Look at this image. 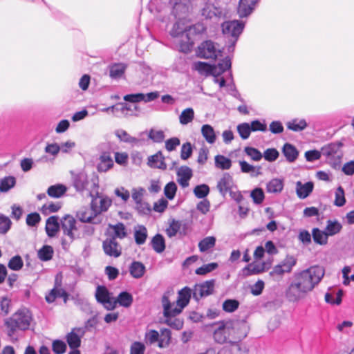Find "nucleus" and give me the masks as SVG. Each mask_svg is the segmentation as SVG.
<instances>
[{
    "label": "nucleus",
    "mask_w": 354,
    "mask_h": 354,
    "mask_svg": "<svg viewBox=\"0 0 354 354\" xmlns=\"http://www.w3.org/2000/svg\"><path fill=\"white\" fill-rule=\"evenodd\" d=\"M259 0H240L237 12L241 18L247 17L254 10Z\"/></svg>",
    "instance_id": "4468645a"
},
{
    "label": "nucleus",
    "mask_w": 354,
    "mask_h": 354,
    "mask_svg": "<svg viewBox=\"0 0 354 354\" xmlns=\"http://www.w3.org/2000/svg\"><path fill=\"white\" fill-rule=\"evenodd\" d=\"M314 185L312 182H307L303 184L298 181L296 183V193L297 196L301 199L307 198L313 192Z\"/></svg>",
    "instance_id": "412c9836"
},
{
    "label": "nucleus",
    "mask_w": 354,
    "mask_h": 354,
    "mask_svg": "<svg viewBox=\"0 0 354 354\" xmlns=\"http://www.w3.org/2000/svg\"><path fill=\"white\" fill-rule=\"evenodd\" d=\"M250 196L252 197L255 204H261L264 200L265 196L262 189L255 188L251 192Z\"/></svg>",
    "instance_id": "338daca9"
},
{
    "label": "nucleus",
    "mask_w": 354,
    "mask_h": 354,
    "mask_svg": "<svg viewBox=\"0 0 354 354\" xmlns=\"http://www.w3.org/2000/svg\"><path fill=\"white\" fill-rule=\"evenodd\" d=\"M201 16L207 19H218L224 15L223 9L209 2H206L201 10Z\"/></svg>",
    "instance_id": "f8f14e48"
},
{
    "label": "nucleus",
    "mask_w": 354,
    "mask_h": 354,
    "mask_svg": "<svg viewBox=\"0 0 354 354\" xmlns=\"http://www.w3.org/2000/svg\"><path fill=\"white\" fill-rule=\"evenodd\" d=\"M264 270L263 264H249L243 269V275L248 277L252 274H259Z\"/></svg>",
    "instance_id": "de8ad7c7"
},
{
    "label": "nucleus",
    "mask_w": 354,
    "mask_h": 354,
    "mask_svg": "<svg viewBox=\"0 0 354 354\" xmlns=\"http://www.w3.org/2000/svg\"><path fill=\"white\" fill-rule=\"evenodd\" d=\"M115 135L118 139L124 142L131 144L133 145H139L141 140L130 136L126 131L123 129H118L115 131Z\"/></svg>",
    "instance_id": "c85d7f7f"
},
{
    "label": "nucleus",
    "mask_w": 354,
    "mask_h": 354,
    "mask_svg": "<svg viewBox=\"0 0 354 354\" xmlns=\"http://www.w3.org/2000/svg\"><path fill=\"white\" fill-rule=\"evenodd\" d=\"M147 237V230L144 225H137L134 228L135 241L138 245H142L145 243Z\"/></svg>",
    "instance_id": "72a5a7b5"
},
{
    "label": "nucleus",
    "mask_w": 354,
    "mask_h": 354,
    "mask_svg": "<svg viewBox=\"0 0 354 354\" xmlns=\"http://www.w3.org/2000/svg\"><path fill=\"white\" fill-rule=\"evenodd\" d=\"M312 236L315 243L320 245H325L328 243V236L326 231L320 230L319 228H313L312 230Z\"/></svg>",
    "instance_id": "473e14b6"
},
{
    "label": "nucleus",
    "mask_w": 354,
    "mask_h": 354,
    "mask_svg": "<svg viewBox=\"0 0 354 354\" xmlns=\"http://www.w3.org/2000/svg\"><path fill=\"white\" fill-rule=\"evenodd\" d=\"M324 275V268L318 266L295 273L293 280L286 292L287 299L295 302L304 298L321 281Z\"/></svg>",
    "instance_id": "f257e3e1"
},
{
    "label": "nucleus",
    "mask_w": 354,
    "mask_h": 354,
    "mask_svg": "<svg viewBox=\"0 0 354 354\" xmlns=\"http://www.w3.org/2000/svg\"><path fill=\"white\" fill-rule=\"evenodd\" d=\"M66 348V344L62 340L55 339L52 343V350L55 354H64Z\"/></svg>",
    "instance_id": "e2e57ef3"
},
{
    "label": "nucleus",
    "mask_w": 354,
    "mask_h": 354,
    "mask_svg": "<svg viewBox=\"0 0 354 354\" xmlns=\"http://www.w3.org/2000/svg\"><path fill=\"white\" fill-rule=\"evenodd\" d=\"M111 297L107 288L103 286H98L96 288L95 298L98 303H103Z\"/></svg>",
    "instance_id": "49530a36"
},
{
    "label": "nucleus",
    "mask_w": 354,
    "mask_h": 354,
    "mask_svg": "<svg viewBox=\"0 0 354 354\" xmlns=\"http://www.w3.org/2000/svg\"><path fill=\"white\" fill-rule=\"evenodd\" d=\"M32 319V315L27 308L19 309L10 317L5 320L8 335L12 337L17 330H28Z\"/></svg>",
    "instance_id": "7ed1b4c3"
},
{
    "label": "nucleus",
    "mask_w": 354,
    "mask_h": 354,
    "mask_svg": "<svg viewBox=\"0 0 354 354\" xmlns=\"http://www.w3.org/2000/svg\"><path fill=\"white\" fill-rule=\"evenodd\" d=\"M239 165L241 167V170L243 173H248L250 174L252 177H257L262 174L261 167H254L253 165H250L245 160L239 161Z\"/></svg>",
    "instance_id": "7c9ffc66"
},
{
    "label": "nucleus",
    "mask_w": 354,
    "mask_h": 354,
    "mask_svg": "<svg viewBox=\"0 0 354 354\" xmlns=\"http://www.w3.org/2000/svg\"><path fill=\"white\" fill-rule=\"evenodd\" d=\"M186 29L187 27L185 28L183 24L177 21L174 24L171 30H170V35L173 37H181L182 38H184L185 37Z\"/></svg>",
    "instance_id": "603ef678"
},
{
    "label": "nucleus",
    "mask_w": 354,
    "mask_h": 354,
    "mask_svg": "<svg viewBox=\"0 0 354 354\" xmlns=\"http://www.w3.org/2000/svg\"><path fill=\"white\" fill-rule=\"evenodd\" d=\"M286 125L288 129L295 132L303 131L308 126L305 119H293L288 122Z\"/></svg>",
    "instance_id": "c9c22d12"
},
{
    "label": "nucleus",
    "mask_w": 354,
    "mask_h": 354,
    "mask_svg": "<svg viewBox=\"0 0 354 354\" xmlns=\"http://www.w3.org/2000/svg\"><path fill=\"white\" fill-rule=\"evenodd\" d=\"M218 53L215 44L210 40L201 43L196 50L198 57L203 59H216Z\"/></svg>",
    "instance_id": "1a4fd4ad"
},
{
    "label": "nucleus",
    "mask_w": 354,
    "mask_h": 354,
    "mask_svg": "<svg viewBox=\"0 0 354 354\" xmlns=\"http://www.w3.org/2000/svg\"><path fill=\"white\" fill-rule=\"evenodd\" d=\"M16 185V178L14 176H6L0 179V192L3 193L8 192Z\"/></svg>",
    "instance_id": "e433bc0d"
},
{
    "label": "nucleus",
    "mask_w": 354,
    "mask_h": 354,
    "mask_svg": "<svg viewBox=\"0 0 354 354\" xmlns=\"http://www.w3.org/2000/svg\"><path fill=\"white\" fill-rule=\"evenodd\" d=\"M146 347L140 342H134L130 347V354H144Z\"/></svg>",
    "instance_id": "774afa93"
},
{
    "label": "nucleus",
    "mask_w": 354,
    "mask_h": 354,
    "mask_svg": "<svg viewBox=\"0 0 354 354\" xmlns=\"http://www.w3.org/2000/svg\"><path fill=\"white\" fill-rule=\"evenodd\" d=\"M342 225L337 220H328L325 231L328 236H334L341 232Z\"/></svg>",
    "instance_id": "f704fd0d"
},
{
    "label": "nucleus",
    "mask_w": 354,
    "mask_h": 354,
    "mask_svg": "<svg viewBox=\"0 0 354 354\" xmlns=\"http://www.w3.org/2000/svg\"><path fill=\"white\" fill-rule=\"evenodd\" d=\"M61 208L59 203H50L44 204L41 208V212L47 216L51 213L57 212Z\"/></svg>",
    "instance_id": "864d4df0"
},
{
    "label": "nucleus",
    "mask_w": 354,
    "mask_h": 354,
    "mask_svg": "<svg viewBox=\"0 0 354 354\" xmlns=\"http://www.w3.org/2000/svg\"><path fill=\"white\" fill-rule=\"evenodd\" d=\"M129 270L133 278L140 279L144 276L146 268L142 263L134 261L129 266Z\"/></svg>",
    "instance_id": "b1692460"
},
{
    "label": "nucleus",
    "mask_w": 354,
    "mask_h": 354,
    "mask_svg": "<svg viewBox=\"0 0 354 354\" xmlns=\"http://www.w3.org/2000/svg\"><path fill=\"white\" fill-rule=\"evenodd\" d=\"M209 193V187L206 184L197 185L194 189V194L198 198H203Z\"/></svg>",
    "instance_id": "bf43d9fd"
},
{
    "label": "nucleus",
    "mask_w": 354,
    "mask_h": 354,
    "mask_svg": "<svg viewBox=\"0 0 354 354\" xmlns=\"http://www.w3.org/2000/svg\"><path fill=\"white\" fill-rule=\"evenodd\" d=\"M214 285L215 281L214 279L196 284L192 289L193 298L196 301H199L201 298L212 295L214 292Z\"/></svg>",
    "instance_id": "6e6552de"
},
{
    "label": "nucleus",
    "mask_w": 354,
    "mask_h": 354,
    "mask_svg": "<svg viewBox=\"0 0 354 354\" xmlns=\"http://www.w3.org/2000/svg\"><path fill=\"white\" fill-rule=\"evenodd\" d=\"M67 187L62 184H56L50 186L47 189V194L52 198H58L65 194Z\"/></svg>",
    "instance_id": "2f4dec72"
},
{
    "label": "nucleus",
    "mask_w": 354,
    "mask_h": 354,
    "mask_svg": "<svg viewBox=\"0 0 354 354\" xmlns=\"http://www.w3.org/2000/svg\"><path fill=\"white\" fill-rule=\"evenodd\" d=\"M110 227L113 229L114 235L113 237L119 238L120 239H124L127 236V232L125 226L122 223H118L115 225H110Z\"/></svg>",
    "instance_id": "4d7b16f0"
},
{
    "label": "nucleus",
    "mask_w": 354,
    "mask_h": 354,
    "mask_svg": "<svg viewBox=\"0 0 354 354\" xmlns=\"http://www.w3.org/2000/svg\"><path fill=\"white\" fill-rule=\"evenodd\" d=\"M233 185L232 177L227 173L223 174L222 178L219 180L217 184V188L220 193L225 196L227 192H231V188Z\"/></svg>",
    "instance_id": "6ab92c4d"
},
{
    "label": "nucleus",
    "mask_w": 354,
    "mask_h": 354,
    "mask_svg": "<svg viewBox=\"0 0 354 354\" xmlns=\"http://www.w3.org/2000/svg\"><path fill=\"white\" fill-rule=\"evenodd\" d=\"M201 131L203 137L207 143L213 145L216 142L217 136L214 129L210 124H203L201 127Z\"/></svg>",
    "instance_id": "bb28decb"
},
{
    "label": "nucleus",
    "mask_w": 354,
    "mask_h": 354,
    "mask_svg": "<svg viewBox=\"0 0 354 354\" xmlns=\"http://www.w3.org/2000/svg\"><path fill=\"white\" fill-rule=\"evenodd\" d=\"M73 186L77 192H82L86 189L88 184L87 175L84 172H80L75 175L73 178Z\"/></svg>",
    "instance_id": "393cba45"
},
{
    "label": "nucleus",
    "mask_w": 354,
    "mask_h": 354,
    "mask_svg": "<svg viewBox=\"0 0 354 354\" xmlns=\"http://www.w3.org/2000/svg\"><path fill=\"white\" fill-rule=\"evenodd\" d=\"M216 238L212 236H207L203 239L198 243V248L201 252H205L212 249L216 245Z\"/></svg>",
    "instance_id": "4c0bfd02"
},
{
    "label": "nucleus",
    "mask_w": 354,
    "mask_h": 354,
    "mask_svg": "<svg viewBox=\"0 0 354 354\" xmlns=\"http://www.w3.org/2000/svg\"><path fill=\"white\" fill-rule=\"evenodd\" d=\"M187 230V224L180 221L173 220L169 227L166 230L168 236L172 237L176 235L178 232L180 234L185 235Z\"/></svg>",
    "instance_id": "f3484780"
},
{
    "label": "nucleus",
    "mask_w": 354,
    "mask_h": 354,
    "mask_svg": "<svg viewBox=\"0 0 354 354\" xmlns=\"http://www.w3.org/2000/svg\"><path fill=\"white\" fill-rule=\"evenodd\" d=\"M206 31V26L203 23H197L194 25L187 27L185 38L187 41L180 44V50L188 53L194 44V37L201 35Z\"/></svg>",
    "instance_id": "423d86ee"
},
{
    "label": "nucleus",
    "mask_w": 354,
    "mask_h": 354,
    "mask_svg": "<svg viewBox=\"0 0 354 354\" xmlns=\"http://www.w3.org/2000/svg\"><path fill=\"white\" fill-rule=\"evenodd\" d=\"M160 333L156 330H149L145 333V340L147 344H153L159 342Z\"/></svg>",
    "instance_id": "6e6d98bb"
},
{
    "label": "nucleus",
    "mask_w": 354,
    "mask_h": 354,
    "mask_svg": "<svg viewBox=\"0 0 354 354\" xmlns=\"http://www.w3.org/2000/svg\"><path fill=\"white\" fill-rule=\"evenodd\" d=\"M147 165L151 168L166 169L167 165L164 161V157L160 151L148 157Z\"/></svg>",
    "instance_id": "5701e85b"
},
{
    "label": "nucleus",
    "mask_w": 354,
    "mask_h": 354,
    "mask_svg": "<svg viewBox=\"0 0 354 354\" xmlns=\"http://www.w3.org/2000/svg\"><path fill=\"white\" fill-rule=\"evenodd\" d=\"M214 160L215 166L218 169L227 170L229 169L232 166L231 160L223 155L216 156Z\"/></svg>",
    "instance_id": "a19ab883"
},
{
    "label": "nucleus",
    "mask_w": 354,
    "mask_h": 354,
    "mask_svg": "<svg viewBox=\"0 0 354 354\" xmlns=\"http://www.w3.org/2000/svg\"><path fill=\"white\" fill-rule=\"evenodd\" d=\"M245 26V23L239 21L233 20L225 21L222 24V31L223 35L227 37H231V45L228 47V50H233L234 46L239 35L241 34Z\"/></svg>",
    "instance_id": "39448f33"
},
{
    "label": "nucleus",
    "mask_w": 354,
    "mask_h": 354,
    "mask_svg": "<svg viewBox=\"0 0 354 354\" xmlns=\"http://www.w3.org/2000/svg\"><path fill=\"white\" fill-rule=\"evenodd\" d=\"M60 225L57 216H50L46 223V232L48 236L54 237L59 231Z\"/></svg>",
    "instance_id": "4be33fe9"
},
{
    "label": "nucleus",
    "mask_w": 354,
    "mask_h": 354,
    "mask_svg": "<svg viewBox=\"0 0 354 354\" xmlns=\"http://www.w3.org/2000/svg\"><path fill=\"white\" fill-rule=\"evenodd\" d=\"M126 69V64L115 63L109 66V75L112 79H120L124 75Z\"/></svg>",
    "instance_id": "cd10ccee"
},
{
    "label": "nucleus",
    "mask_w": 354,
    "mask_h": 354,
    "mask_svg": "<svg viewBox=\"0 0 354 354\" xmlns=\"http://www.w3.org/2000/svg\"><path fill=\"white\" fill-rule=\"evenodd\" d=\"M115 299L117 304L124 308L129 307L133 303L132 295L126 291L120 292Z\"/></svg>",
    "instance_id": "ea45409f"
},
{
    "label": "nucleus",
    "mask_w": 354,
    "mask_h": 354,
    "mask_svg": "<svg viewBox=\"0 0 354 354\" xmlns=\"http://www.w3.org/2000/svg\"><path fill=\"white\" fill-rule=\"evenodd\" d=\"M193 296V290L186 286L178 291L176 306L171 303L169 299L167 294H164L162 297L161 303L163 308V315L165 317H175L180 314L183 309L186 307Z\"/></svg>",
    "instance_id": "f03ea898"
},
{
    "label": "nucleus",
    "mask_w": 354,
    "mask_h": 354,
    "mask_svg": "<svg viewBox=\"0 0 354 354\" xmlns=\"http://www.w3.org/2000/svg\"><path fill=\"white\" fill-rule=\"evenodd\" d=\"M61 227L64 235L67 236L71 242L80 237L79 227L75 218L66 215L61 220Z\"/></svg>",
    "instance_id": "0eeeda50"
},
{
    "label": "nucleus",
    "mask_w": 354,
    "mask_h": 354,
    "mask_svg": "<svg viewBox=\"0 0 354 354\" xmlns=\"http://www.w3.org/2000/svg\"><path fill=\"white\" fill-rule=\"evenodd\" d=\"M153 249L158 253L163 252L165 249V239L163 236L159 234L153 236L151 240Z\"/></svg>",
    "instance_id": "79ce46f5"
},
{
    "label": "nucleus",
    "mask_w": 354,
    "mask_h": 354,
    "mask_svg": "<svg viewBox=\"0 0 354 354\" xmlns=\"http://www.w3.org/2000/svg\"><path fill=\"white\" fill-rule=\"evenodd\" d=\"M177 180L180 185L185 188L189 186V181L193 176L192 170L187 166L179 167L176 171Z\"/></svg>",
    "instance_id": "2eb2a0df"
},
{
    "label": "nucleus",
    "mask_w": 354,
    "mask_h": 354,
    "mask_svg": "<svg viewBox=\"0 0 354 354\" xmlns=\"http://www.w3.org/2000/svg\"><path fill=\"white\" fill-rule=\"evenodd\" d=\"M239 306V302L236 299H227L223 304V309L227 313L234 312Z\"/></svg>",
    "instance_id": "69168bd1"
},
{
    "label": "nucleus",
    "mask_w": 354,
    "mask_h": 354,
    "mask_svg": "<svg viewBox=\"0 0 354 354\" xmlns=\"http://www.w3.org/2000/svg\"><path fill=\"white\" fill-rule=\"evenodd\" d=\"M177 186L173 181L167 183L164 188V194L169 200H172L176 196Z\"/></svg>",
    "instance_id": "680f3d73"
},
{
    "label": "nucleus",
    "mask_w": 354,
    "mask_h": 354,
    "mask_svg": "<svg viewBox=\"0 0 354 354\" xmlns=\"http://www.w3.org/2000/svg\"><path fill=\"white\" fill-rule=\"evenodd\" d=\"M113 166V160L108 152H103L99 158L97 169L99 172H106Z\"/></svg>",
    "instance_id": "a211bd4d"
},
{
    "label": "nucleus",
    "mask_w": 354,
    "mask_h": 354,
    "mask_svg": "<svg viewBox=\"0 0 354 354\" xmlns=\"http://www.w3.org/2000/svg\"><path fill=\"white\" fill-rule=\"evenodd\" d=\"M24 266V261L21 256L15 255L12 257L8 263V267L14 271L20 270Z\"/></svg>",
    "instance_id": "8fccbe9b"
},
{
    "label": "nucleus",
    "mask_w": 354,
    "mask_h": 354,
    "mask_svg": "<svg viewBox=\"0 0 354 354\" xmlns=\"http://www.w3.org/2000/svg\"><path fill=\"white\" fill-rule=\"evenodd\" d=\"M96 216L92 209H90L86 207L80 209L77 212V218L82 223H97V222L94 221Z\"/></svg>",
    "instance_id": "a878e982"
},
{
    "label": "nucleus",
    "mask_w": 354,
    "mask_h": 354,
    "mask_svg": "<svg viewBox=\"0 0 354 354\" xmlns=\"http://www.w3.org/2000/svg\"><path fill=\"white\" fill-rule=\"evenodd\" d=\"M192 68L198 72L201 75H212L216 76L217 68L214 66L203 62H194Z\"/></svg>",
    "instance_id": "dca6fc26"
},
{
    "label": "nucleus",
    "mask_w": 354,
    "mask_h": 354,
    "mask_svg": "<svg viewBox=\"0 0 354 354\" xmlns=\"http://www.w3.org/2000/svg\"><path fill=\"white\" fill-rule=\"evenodd\" d=\"M335 198L334 205L337 207H342L346 203L344 190L342 187L339 186L335 191Z\"/></svg>",
    "instance_id": "052dcab7"
},
{
    "label": "nucleus",
    "mask_w": 354,
    "mask_h": 354,
    "mask_svg": "<svg viewBox=\"0 0 354 354\" xmlns=\"http://www.w3.org/2000/svg\"><path fill=\"white\" fill-rule=\"evenodd\" d=\"M194 118V111L192 108H187L183 110L179 116L180 123L186 125L191 122Z\"/></svg>",
    "instance_id": "37998d69"
},
{
    "label": "nucleus",
    "mask_w": 354,
    "mask_h": 354,
    "mask_svg": "<svg viewBox=\"0 0 354 354\" xmlns=\"http://www.w3.org/2000/svg\"><path fill=\"white\" fill-rule=\"evenodd\" d=\"M103 249L106 254L118 257L121 254V247L115 239V237L106 239L103 242Z\"/></svg>",
    "instance_id": "ddd939ff"
},
{
    "label": "nucleus",
    "mask_w": 354,
    "mask_h": 354,
    "mask_svg": "<svg viewBox=\"0 0 354 354\" xmlns=\"http://www.w3.org/2000/svg\"><path fill=\"white\" fill-rule=\"evenodd\" d=\"M244 152L254 161H259L263 158V154L261 151L252 147H245Z\"/></svg>",
    "instance_id": "13d9d810"
},
{
    "label": "nucleus",
    "mask_w": 354,
    "mask_h": 354,
    "mask_svg": "<svg viewBox=\"0 0 354 354\" xmlns=\"http://www.w3.org/2000/svg\"><path fill=\"white\" fill-rule=\"evenodd\" d=\"M236 129L240 137L243 140L248 139L250 137V133L252 132L250 123L248 122H243L239 124L237 126Z\"/></svg>",
    "instance_id": "5fc2aeb1"
},
{
    "label": "nucleus",
    "mask_w": 354,
    "mask_h": 354,
    "mask_svg": "<svg viewBox=\"0 0 354 354\" xmlns=\"http://www.w3.org/2000/svg\"><path fill=\"white\" fill-rule=\"evenodd\" d=\"M283 154L290 162H293L298 157L299 152L296 147L290 143H286L282 149Z\"/></svg>",
    "instance_id": "c756f323"
},
{
    "label": "nucleus",
    "mask_w": 354,
    "mask_h": 354,
    "mask_svg": "<svg viewBox=\"0 0 354 354\" xmlns=\"http://www.w3.org/2000/svg\"><path fill=\"white\" fill-rule=\"evenodd\" d=\"M169 6L176 18H181L189 12V0H169Z\"/></svg>",
    "instance_id": "9b49d317"
},
{
    "label": "nucleus",
    "mask_w": 354,
    "mask_h": 354,
    "mask_svg": "<svg viewBox=\"0 0 354 354\" xmlns=\"http://www.w3.org/2000/svg\"><path fill=\"white\" fill-rule=\"evenodd\" d=\"M342 144L340 142L330 143L322 148V156L326 158V162L334 169L340 166L343 151Z\"/></svg>",
    "instance_id": "20e7f679"
},
{
    "label": "nucleus",
    "mask_w": 354,
    "mask_h": 354,
    "mask_svg": "<svg viewBox=\"0 0 354 354\" xmlns=\"http://www.w3.org/2000/svg\"><path fill=\"white\" fill-rule=\"evenodd\" d=\"M232 62L230 57H226L221 60L217 66H214L217 68L216 76L220 75L221 73L228 71L231 68Z\"/></svg>",
    "instance_id": "09e8293b"
},
{
    "label": "nucleus",
    "mask_w": 354,
    "mask_h": 354,
    "mask_svg": "<svg viewBox=\"0 0 354 354\" xmlns=\"http://www.w3.org/2000/svg\"><path fill=\"white\" fill-rule=\"evenodd\" d=\"M81 332V328H73L69 333L66 336V342L69 347L72 350H77V348L80 346L81 344V336L77 333Z\"/></svg>",
    "instance_id": "aec40b11"
},
{
    "label": "nucleus",
    "mask_w": 354,
    "mask_h": 354,
    "mask_svg": "<svg viewBox=\"0 0 354 354\" xmlns=\"http://www.w3.org/2000/svg\"><path fill=\"white\" fill-rule=\"evenodd\" d=\"M111 204L112 201L110 198L97 194L92 199L91 206L95 214L97 215L102 212H106Z\"/></svg>",
    "instance_id": "9d476101"
},
{
    "label": "nucleus",
    "mask_w": 354,
    "mask_h": 354,
    "mask_svg": "<svg viewBox=\"0 0 354 354\" xmlns=\"http://www.w3.org/2000/svg\"><path fill=\"white\" fill-rule=\"evenodd\" d=\"M297 263V259L293 256L287 255L286 258L279 263L286 273H290Z\"/></svg>",
    "instance_id": "c03bdc74"
},
{
    "label": "nucleus",
    "mask_w": 354,
    "mask_h": 354,
    "mask_svg": "<svg viewBox=\"0 0 354 354\" xmlns=\"http://www.w3.org/2000/svg\"><path fill=\"white\" fill-rule=\"evenodd\" d=\"M283 187V182L279 179L274 178L267 184L266 189L269 193H279L282 191Z\"/></svg>",
    "instance_id": "a18cd8bd"
},
{
    "label": "nucleus",
    "mask_w": 354,
    "mask_h": 354,
    "mask_svg": "<svg viewBox=\"0 0 354 354\" xmlns=\"http://www.w3.org/2000/svg\"><path fill=\"white\" fill-rule=\"evenodd\" d=\"M53 254V248L50 245H44L38 251V257L44 261H48L52 259Z\"/></svg>",
    "instance_id": "3c124183"
},
{
    "label": "nucleus",
    "mask_w": 354,
    "mask_h": 354,
    "mask_svg": "<svg viewBox=\"0 0 354 354\" xmlns=\"http://www.w3.org/2000/svg\"><path fill=\"white\" fill-rule=\"evenodd\" d=\"M218 268L217 263H210L208 264H205L202 266L201 267L197 268L195 271L196 274L198 275H205L212 271Z\"/></svg>",
    "instance_id": "0e129e2a"
},
{
    "label": "nucleus",
    "mask_w": 354,
    "mask_h": 354,
    "mask_svg": "<svg viewBox=\"0 0 354 354\" xmlns=\"http://www.w3.org/2000/svg\"><path fill=\"white\" fill-rule=\"evenodd\" d=\"M171 335L170 330L167 328L161 329L158 346L160 348L168 347L171 342Z\"/></svg>",
    "instance_id": "58836bf2"
}]
</instances>
